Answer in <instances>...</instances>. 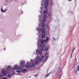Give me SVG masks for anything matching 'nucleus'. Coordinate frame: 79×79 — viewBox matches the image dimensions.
<instances>
[{"label":"nucleus","mask_w":79,"mask_h":79,"mask_svg":"<svg viewBox=\"0 0 79 79\" xmlns=\"http://www.w3.org/2000/svg\"><path fill=\"white\" fill-rule=\"evenodd\" d=\"M45 50L47 51V50H48V46H47L45 48Z\"/></svg>","instance_id":"nucleus-21"},{"label":"nucleus","mask_w":79,"mask_h":79,"mask_svg":"<svg viewBox=\"0 0 79 79\" xmlns=\"http://www.w3.org/2000/svg\"><path fill=\"white\" fill-rule=\"evenodd\" d=\"M23 5H22V6Z\"/></svg>","instance_id":"nucleus-54"},{"label":"nucleus","mask_w":79,"mask_h":79,"mask_svg":"<svg viewBox=\"0 0 79 79\" xmlns=\"http://www.w3.org/2000/svg\"><path fill=\"white\" fill-rule=\"evenodd\" d=\"M41 27H45V24L44 23H42L41 24Z\"/></svg>","instance_id":"nucleus-17"},{"label":"nucleus","mask_w":79,"mask_h":79,"mask_svg":"<svg viewBox=\"0 0 79 79\" xmlns=\"http://www.w3.org/2000/svg\"><path fill=\"white\" fill-rule=\"evenodd\" d=\"M37 46H38V47H39V44H38Z\"/></svg>","instance_id":"nucleus-35"},{"label":"nucleus","mask_w":79,"mask_h":79,"mask_svg":"<svg viewBox=\"0 0 79 79\" xmlns=\"http://www.w3.org/2000/svg\"><path fill=\"white\" fill-rule=\"evenodd\" d=\"M25 67L26 68H31V65L27 64L25 65Z\"/></svg>","instance_id":"nucleus-15"},{"label":"nucleus","mask_w":79,"mask_h":79,"mask_svg":"<svg viewBox=\"0 0 79 79\" xmlns=\"http://www.w3.org/2000/svg\"><path fill=\"white\" fill-rule=\"evenodd\" d=\"M60 71H61V68H59L58 69V70L57 72V73L56 75V77H58V76L59 75V74L60 73Z\"/></svg>","instance_id":"nucleus-10"},{"label":"nucleus","mask_w":79,"mask_h":79,"mask_svg":"<svg viewBox=\"0 0 79 79\" xmlns=\"http://www.w3.org/2000/svg\"><path fill=\"white\" fill-rule=\"evenodd\" d=\"M2 79H7V78L6 77H3Z\"/></svg>","instance_id":"nucleus-31"},{"label":"nucleus","mask_w":79,"mask_h":79,"mask_svg":"<svg viewBox=\"0 0 79 79\" xmlns=\"http://www.w3.org/2000/svg\"><path fill=\"white\" fill-rule=\"evenodd\" d=\"M40 47H41V48H42H42H44H44L45 47V44H40Z\"/></svg>","instance_id":"nucleus-12"},{"label":"nucleus","mask_w":79,"mask_h":79,"mask_svg":"<svg viewBox=\"0 0 79 79\" xmlns=\"http://www.w3.org/2000/svg\"><path fill=\"white\" fill-rule=\"evenodd\" d=\"M36 30L38 31L39 34H40V32H41L42 34H44L46 33V31L44 30V29L42 28H39V27H38L36 28Z\"/></svg>","instance_id":"nucleus-4"},{"label":"nucleus","mask_w":79,"mask_h":79,"mask_svg":"<svg viewBox=\"0 0 79 79\" xmlns=\"http://www.w3.org/2000/svg\"><path fill=\"white\" fill-rule=\"evenodd\" d=\"M40 42L41 43V44H44V40H41Z\"/></svg>","instance_id":"nucleus-23"},{"label":"nucleus","mask_w":79,"mask_h":79,"mask_svg":"<svg viewBox=\"0 0 79 79\" xmlns=\"http://www.w3.org/2000/svg\"><path fill=\"white\" fill-rule=\"evenodd\" d=\"M48 40H49V38L48 37H46V39L44 40V42H48Z\"/></svg>","instance_id":"nucleus-14"},{"label":"nucleus","mask_w":79,"mask_h":79,"mask_svg":"<svg viewBox=\"0 0 79 79\" xmlns=\"http://www.w3.org/2000/svg\"><path fill=\"white\" fill-rule=\"evenodd\" d=\"M13 68H14V67L12 69H11L10 66H8L7 67L6 69V72H7V73H9L10 71H11L10 72V73L7 75V77H11L12 75H13V74H15L14 70H16V69H13Z\"/></svg>","instance_id":"nucleus-1"},{"label":"nucleus","mask_w":79,"mask_h":79,"mask_svg":"<svg viewBox=\"0 0 79 79\" xmlns=\"http://www.w3.org/2000/svg\"><path fill=\"white\" fill-rule=\"evenodd\" d=\"M78 70L79 71V66H77V67Z\"/></svg>","instance_id":"nucleus-30"},{"label":"nucleus","mask_w":79,"mask_h":79,"mask_svg":"<svg viewBox=\"0 0 79 79\" xmlns=\"http://www.w3.org/2000/svg\"><path fill=\"white\" fill-rule=\"evenodd\" d=\"M36 58H35V60H36Z\"/></svg>","instance_id":"nucleus-53"},{"label":"nucleus","mask_w":79,"mask_h":79,"mask_svg":"<svg viewBox=\"0 0 79 79\" xmlns=\"http://www.w3.org/2000/svg\"><path fill=\"white\" fill-rule=\"evenodd\" d=\"M34 76L36 77V76H37V75H35Z\"/></svg>","instance_id":"nucleus-41"},{"label":"nucleus","mask_w":79,"mask_h":79,"mask_svg":"<svg viewBox=\"0 0 79 79\" xmlns=\"http://www.w3.org/2000/svg\"><path fill=\"white\" fill-rule=\"evenodd\" d=\"M1 73L4 76H5L6 74V72L5 70V69H2L1 70Z\"/></svg>","instance_id":"nucleus-8"},{"label":"nucleus","mask_w":79,"mask_h":79,"mask_svg":"<svg viewBox=\"0 0 79 79\" xmlns=\"http://www.w3.org/2000/svg\"><path fill=\"white\" fill-rule=\"evenodd\" d=\"M55 70H53L50 73H52V74H53L55 72Z\"/></svg>","instance_id":"nucleus-24"},{"label":"nucleus","mask_w":79,"mask_h":79,"mask_svg":"<svg viewBox=\"0 0 79 79\" xmlns=\"http://www.w3.org/2000/svg\"><path fill=\"white\" fill-rule=\"evenodd\" d=\"M22 14H23V11H22Z\"/></svg>","instance_id":"nucleus-44"},{"label":"nucleus","mask_w":79,"mask_h":79,"mask_svg":"<svg viewBox=\"0 0 79 79\" xmlns=\"http://www.w3.org/2000/svg\"><path fill=\"white\" fill-rule=\"evenodd\" d=\"M39 64V60H36L34 62V64H31L30 65V66L31 67H34V66H35V64Z\"/></svg>","instance_id":"nucleus-7"},{"label":"nucleus","mask_w":79,"mask_h":79,"mask_svg":"<svg viewBox=\"0 0 79 79\" xmlns=\"http://www.w3.org/2000/svg\"><path fill=\"white\" fill-rule=\"evenodd\" d=\"M75 67V65H73V68H74Z\"/></svg>","instance_id":"nucleus-43"},{"label":"nucleus","mask_w":79,"mask_h":79,"mask_svg":"<svg viewBox=\"0 0 79 79\" xmlns=\"http://www.w3.org/2000/svg\"><path fill=\"white\" fill-rule=\"evenodd\" d=\"M74 50H75V48H74L73 49V52H74Z\"/></svg>","instance_id":"nucleus-39"},{"label":"nucleus","mask_w":79,"mask_h":79,"mask_svg":"<svg viewBox=\"0 0 79 79\" xmlns=\"http://www.w3.org/2000/svg\"><path fill=\"white\" fill-rule=\"evenodd\" d=\"M48 27L47 28V29H48V30H49L50 29V27H49L48 26Z\"/></svg>","instance_id":"nucleus-32"},{"label":"nucleus","mask_w":79,"mask_h":79,"mask_svg":"<svg viewBox=\"0 0 79 79\" xmlns=\"http://www.w3.org/2000/svg\"><path fill=\"white\" fill-rule=\"evenodd\" d=\"M61 75H62V74H61V76H60V77H61Z\"/></svg>","instance_id":"nucleus-52"},{"label":"nucleus","mask_w":79,"mask_h":79,"mask_svg":"<svg viewBox=\"0 0 79 79\" xmlns=\"http://www.w3.org/2000/svg\"><path fill=\"white\" fill-rule=\"evenodd\" d=\"M6 1H7L9 3H11L13 2V0H6Z\"/></svg>","instance_id":"nucleus-19"},{"label":"nucleus","mask_w":79,"mask_h":79,"mask_svg":"<svg viewBox=\"0 0 79 79\" xmlns=\"http://www.w3.org/2000/svg\"><path fill=\"white\" fill-rule=\"evenodd\" d=\"M4 50H5V49H4Z\"/></svg>","instance_id":"nucleus-51"},{"label":"nucleus","mask_w":79,"mask_h":79,"mask_svg":"<svg viewBox=\"0 0 79 79\" xmlns=\"http://www.w3.org/2000/svg\"><path fill=\"white\" fill-rule=\"evenodd\" d=\"M42 2H44V0H43L42 1Z\"/></svg>","instance_id":"nucleus-50"},{"label":"nucleus","mask_w":79,"mask_h":79,"mask_svg":"<svg viewBox=\"0 0 79 79\" xmlns=\"http://www.w3.org/2000/svg\"><path fill=\"white\" fill-rule=\"evenodd\" d=\"M40 24H41L40 23H39V27H40Z\"/></svg>","instance_id":"nucleus-33"},{"label":"nucleus","mask_w":79,"mask_h":79,"mask_svg":"<svg viewBox=\"0 0 79 79\" xmlns=\"http://www.w3.org/2000/svg\"><path fill=\"white\" fill-rule=\"evenodd\" d=\"M42 7H40V10H42Z\"/></svg>","instance_id":"nucleus-40"},{"label":"nucleus","mask_w":79,"mask_h":79,"mask_svg":"<svg viewBox=\"0 0 79 79\" xmlns=\"http://www.w3.org/2000/svg\"><path fill=\"white\" fill-rule=\"evenodd\" d=\"M75 73H76V74H77V70H76L75 71Z\"/></svg>","instance_id":"nucleus-27"},{"label":"nucleus","mask_w":79,"mask_h":79,"mask_svg":"<svg viewBox=\"0 0 79 79\" xmlns=\"http://www.w3.org/2000/svg\"><path fill=\"white\" fill-rule=\"evenodd\" d=\"M5 5L6 6L8 5V2L7 1L5 0Z\"/></svg>","instance_id":"nucleus-16"},{"label":"nucleus","mask_w":79,"mask_h":79,"mask_svg":"<svg viewBox=\"0 0 79 79\" xmlns=\"http://www.w3.org/2000/svg\"><path fill=\"white\" fill-rule=\"evenodd\" d=\"M50 73H49V74H48L47 75H46V76L45 77H48V75H50Z\"/></svg>","instance_id":"nucleus-26"},{"label":"nucleus","mask_w":79,"mask_h":79,"mask_svg":"<svg viewBox=\"0 0 79 79\" xmlns=\"http://www.w3.org/2000/svg\"><path fill=\"white\" fill-rule=\"evenodd\" d=\"M41 16H42V15H40L39 16V18H40V19H39V21H40V18H41Z\"/></svg>","instance_id":"nucleus-25"},{"label":"nucleus","mask_w":79,"mask_h":79,"mask_svg":"<svg viewBox=\"0 0 79 79\" xmlns=\"http://www.w3.org/2000/svg\"><path fill=\"white\" fill-rule=\"evenodd\" d=\"M20 65L22 66V67H25V61H21L20 63Z\"/></svg>","instance_id":"nucleus-6"},{"label":"nucleus","mask_w":79,"mask_h":79,"mask_svg":"<svg viewBox=\"0 0 79 79\" xmlns=\"http://www.w3.org/2000/svg\"><path fill=\"white\" fill-rule=\"evenodd\" d=\"M43 18L44 19H46L47 18V16L46 15H44L43 16Z\"/></svg>","instance_id":"nucleus-20"},{"label":"nucleus","mask_w":79,"mask_h":79,"mask_svg":"<svg viewBox=\"0 0 79 79\" xmlns=\"http://www.w3.org/2000/svg\"><path fill=\"white\" fill-rule=\"evenodd\" d=\"M40 13L42 14V10L40 11Z\"/></svg>","instance_id":"nucleus-42"},{"label":"nucleus","mask_w":79,"mask_h":79,"mask_svg":"<svg viewBox=\"0 0 79 79\" xmlns=\"http://www.w3.org/2000/svg\"><path fill=\"white\" fill-rule=\"evenodd\" d=\"M73 52H72V54H71V56H72V55H73Z\"/></svg>","instance_id":"nucleus-36"},{"label":"nucleus","mask_w":79,"mask_h":79,"mask_svg":"<svg viewBox=\"0 0 79 79\" xmlns=\"http://www.w3.org/2000/svg\"><path fill=\"white\" fill-rule=\"evenodd\" d=\"M38 43H39V40H38Z\"/></svg>","instance_id":"nucleus-38"},{"label":"nucleus","mask_w":79,"mask_h":79,"mask_svg":"<svg viewBox=\"0 0 79 79\" xmlns=\"http://www.w3.org/2000/svg\"><path fill=\"white\" fill-rule=\"evenodd\" d=\"M32 61H33V60H32V59L31 60V62Z\"/></svg>","instance_id":"nucleus-37"},{"label":"nucleus","mask_w":79,"mask_h":79,"mask_svg":"<svg viewBox=\"0 0 79 79\" xmlns=\"http://www.w3.org/2000/svg\"><path fill=\"white\" fill-rule=\"evenodd\" d=\"M44 56L45 57H44V56H42V58H38L36 61L37 60H38L39 62V61H41L42 60H43V61H45L48 58V53L47 52L45 53Z\"/></svg>","instance_id":"nucleus-3"},{"label":"nucleus","mask_w":79,"mask_h":79,"mask_svg":"<svg viewBox=\"0 0 79 79\" xmlns=\"http://www.w3.org/2000/svg\"><path fill=\"white\" fill-rule=\"evenodd\" d=\"M48 12V10L47 9H46L45 10L43 11V14H44V15H46V14H47V13Z\"/></svg>","instance_id":"nucleus-13"},{"label":"nucleus","mask_w":79,"mask_h":79,"mask_svg":"<svg viewBox=\"0 0 79 79\" xmlns=\"http://www.w3.org/2000/svg\"><path fill=\"white\" fill-rule=\"evenodd\" d=\"M53 39H54V40H55V38L53 37Z\"/></svg>","instance_id":"nucleus-46"},{"label":"nucleus","mask_w":79,"mask_h":79,"mask_svg":"<svg viewBox=\"0 0 79 79\" xmlns=\"http://www.w3.org/2000/svg\"><path fill=\"white\" fill-rule=\"evenodd\" d=\"M70 13H73V12H72L71 11H70Z\"/></svg>","instance_id":"nucleus-45"},{"label":"nucleus","mask_w":79,"mask_h":79,"mask_svg":"<svg viewBox=\"0 0 79 79\" xmlns=\"http://www.w3.org/2000/svg\"><path fill=\"white\" fill-rule=\"evenodd\" d=\"M1 10L2 12V13H5V11H6L8 10V8L7 7H6V8L4 9V10H3V8H1Z\"/></svg>","instance_id":"nucleus-11"},{"label":"nucleus","mask_w":79,"mask_h":79,"mask_svg":"<svg viewBox=\"0 0 79 79\" xmlns=\"http://www.w3.org/2000/svg\"><path fill=\"white\" fill-rule=\"evenodd\" d=\"M44 51V49L41 48L40 50L38 51V50L37 49L36 50V53H39L40 55H41L42 54V51Z\"/></svg>","instance_id":"nucleus-5"},{"label":"nucleus","mask_w":79,"mask_h":79,"mask_svg":"<svg viewBox=\"0 0 79 79\" xmlns=\"http://www.w3.org/2000/svg\"><path fill=\"white\" fill-rule=\"evenodd\" d=\"M1 77V75H0V78Z\"/></svg>","instance_id":"nucleus-49"},{"label":"nucleus","mask_w":79,"mask_h":79,"mask_svg":"<svg viewBox=\"0 0 79 79\" xmlns=\"http://www.w3.org/2000/svg\"><path fill=\"white\" fill-rule=\"evenodd\" d=\"M50 6H52L53 5V3L52 2L50 3Z\"/></svg>","instance_id":"nucleus-28"},{"label":"nucleus","mask_w":79,"mask_h":79,"mask_svg":"<svg viewBox=\"0 0 79 79\" xmlns=\"http://www.w3.org/2000/svg\"><path fill=\"white\" fill-rule=\"evenodd\" d=\"M69 1H71V0H68Z\"/></svg>","instance_id":"nucleus-48"},{"label":"nucleus","mask_w":79,"mask_h":79,"mask_svg":"<svg viewBox=\"0 0 79 79\" xmlns=\"http://www.w3.org/2000/svg\"><path fill=\"white\" fill-rule=\"evenodd\" d=\"M42 4H43V3H42L41 4V6H42Z\"/></svg>","instance_id":"nucleus-47"},{"label":"nucleus","mask_w":79,"mask_h":79,"mask_svg":"<svg viewBox=\"0 0 79 79\" xmlns=\"http://www.w3.org/2000/svg\"><path fill=\"white\" fill-rule=\"evenodd\" d=\"M46 22V19H43L42 20V22L43 23H45V22Z\"/></svg>","instance_id":"nucleus-22"},{"label":"nucleus","mask_w":79,"mask_h":79,"mask_svg":"<svg viewBox=\"0 0 79 79\" xmlns=\"http://www.w3.org/2000/svg\"><path fill=\"white\" fill-rule=\"evenodd\" d=\"M13 69H18V70L16 71V72L19 73H20L21 71L23 73H25L27 71V69H22V68L19 67V66L17 64L14 66V68Z\"/></svg>","instance_id":"nucleus-2"},{"label":"nucleus","mask_w":79,"mask_h":79,"mask_svg":"<svg viewBox=\"0 0 79 79\" xmlns=\"http://www.w3.org/2000/svg\"><path fill=\"white\" fill-rule=\"evenodd\" d=\"M48 1L46 0L44 2V7L45 8H47V6H48Z\"/></svg>","instance_id":"nucleus-9"},{"label":"nucleus","mask_w":79,"mask_h":79,"mask_svg":"<svg viewBox=\"0 0 79 79\" xmlns=\"http://www.w3.org/2000/svg\"><path fill=\"white\" fill-rule=\"evenodd\" d=\"M41 37H42L43 39H44L45 38V35L44 34H43L41 35Z\"/></svg>","instance_id":"nucleus-18"},{"label":"nucleus","mask_w":79,"mask_h":79,"mask_svg":"<svg viewBox=\"0 0 79 79\" xmlns=\"http://www.w3.org/2000/svg\"><path fill=\"white\" fill-rule=\"evenodd\" d=\"M27 64H28L29 63V62L28 61L27 62Z\"/></svg>","instance_id":"nucleus-34"},{"label":"nucleus","mask_w":79,"mask_h":79,"mask_svg":"<svg viewBox=\"0 0 79 79\" xmlns=\"http://www.w3.org/2000/svg\"><path fill=\"white\" fill-rule=\"evenodd\" d=\"M47 15H48V16L49 17L51 16L50 14V13L48 14Z\"/></svg>","instance_id":"nucleus-29"}]
</instances>
